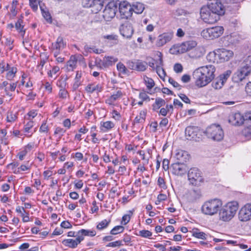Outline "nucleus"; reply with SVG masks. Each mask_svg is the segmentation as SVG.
I'll return each instance as SVG.
<instances>
[{
  "instance_id": "b1692460",
  "label": "nucleus",
  "mask_w": 251,
  "mask_h": 251,
  "mask_svg": "<svg viewBox=\"0 0 251 251\" xmlns=\"http://www.w3.org/2000/svg\"><path fill=\"white\" fill-rule=\"evenodd\" d=\"M85 91L88 93H93L96 92L97 93L102 90V86L100 84L95 83H89L85 88Z\"/></svg>"
},
{
  "instance_id": "4d7b16f0",
  "label": "nucleus",
  "mask_w": 251,
  "mask_h": 251,
  "mask_svg": "<svg viewBox=\"0 0 251 251\" xmlns=\"http://www.w3.org/2000/svg\"><path fill=\"white\" fill-rule=\"evenodd\" d=\"M95 0H82V4L83 7L89 8L93 6Z\"/></svg>"
},
{
  "instance_id": "473e14b6",
  "label": "nucleus",
  "mask_w": 251,
  "mask_h": 251,
  "mask_svg": "<svg viewBox=\"0 0 251 251\" xmlns=\"http://www.w3.org/2000/svg\"><path fill=\"white\" fill-rule=\"evenodd\" d=\"M132 12H134L136 14H141L144 9V5L140 2H136L132 5Z\"/></svg>"
},
{
  "instance_id": "a19ab883",
  "label": "nucleus",
  "mask_w": 251,
  "mask_h": 251,
  "mask_svg": "<svg viewBox=\"0 0 251 251\" xmlns=\"http://www.w3.org/2000/svg\"><path fill=\"white\" fill-rule=\"evenodd\" d=\"M192 236L203 240H206L207 238V234L203 232H201L198 229L193 230L192 231Z\"/></svg>"
},
{
  "instance_id": "2f4dec72",
  "label": "nucleus",
  "mask_w": 251,
  "mask_h": 251,
  "mask_svg": "<svg viewBox=\"0 0 251 251\" xmlns=\"http://www.w3.org/2000/svg\"><path fill=\"white\" fill-rule=\"evenodd\" d=\"M117 61V60H115V59L113 57H105L103 58V60L101 62V65L100 64V67L101 68H102L103 67L106 68L108 66L112 65L113 63Z\"/></svg>"
},
{
  "instance_id": "dca6fc26",
  "label": "nucleus",
  "mask_w": 251,
  "mask_h": 251,
  "mask_svg": "<svg viewBox=\"0 0 251 251\" xmlns=\"http://www.w3.org/2000/svg\"><path fill=\"white\" fill-rule=\"evenodd\" d=\"M120 31L123 37L129 39L132 37L134 30L131 23L126 22L121 25Z\"/></svg>"
},
{
  "instance_id": "864d4df0",
  "label": "nucleus",
  "mask_w": 251,
  "mask_h": 251,
  "mask_svg": "<svg viewBox=\"0 0 251 251\" xmlns=\"http://www.w3.org/2000/svg\"><path fill=\"white\" fill-rule=\"evenodd\" d=\"M42 15L47 23L49 24L52 23L51 16L48 11H42Z\"/></svg>"
},
{
  "instance_id": "c9c22d12",
  "label": "nucleus",
  "mask_w": 251,
  "mask_h": 251,
  "mask_svg": "<svg viewBox=\"0 0 251 251\" xmlns=\"http://www.w3.org/2000/svg\"><path fill=\"white\" fill-rule=\"evenodd\" d=\"M225 82L222 77L219 76L213 80L212 83V87L215 89H221Z\"/></svg>"
},
{
  "instance_id": "9b49d317",
  "label": "nucleus",
  "mask_w": 251,
  "mask_h": 251,
  "mask_svg": "<svg viewBox=\"0 0 251 251\" xmlns=\"http://www.w3.org/2000/svg\"><path fill=\"white\" fill-rule=\"evenodd\" d=\"M188 177L190 183L193 185H197L203 182L201 172L197 168H192L188 172Z\"/></svg>"
},
{
  "instance_id": "0eeeda50",
  "label": "nucleus",
  "mask_w": 251,
  "mask_h": 251,
  "mask_svg": "<svg viewBox=\"0 0 251 251\" xmlns=\"http://www.w3.org/2000/svg\"><path fill=\"white\" fill-rule=\"evenodd\" d=\"M222 26H213L204 29L201 32V35L205 39L212 40L219 37L224 32Z\"/></svg>"
},
{
  "instance_id": "aec40b11",
  "label": "nucleus",
  "mask_w": 251,
  "mask_h": 251,
  "mask_svg": "<svg viewBox=\"0 0 251 251\" xmlns=\"http://www.w3.org/2000/svg\"><path fill=\"white\" fill-rule=\"evenodd\" d=\"M82 241V239L79 237L78 235H76V238L75 239H64L62 241V243L66 247L72 249H75L77 247L78 245Z\"/></svg>"
},
{
  "instance_id": "338daca9",
  "label": "nucleus",
  "mask_w": 251,
  "mask_h": 251,
  "mask_svg": "<svg viewBox=\"0 0 251 251\" xmlns=\"http://www.w3.org/2000/svg\"><path fill=\"white\" fill-rule=\"evenodd\" d=\"M228 123L231 125H235V113H232L230 115L227 119Z\"/></svg>"
},
{
  "instance_id": "4c0bfd02",
  "label": "nucleus",
  "mask_w": 251,
  "mask_h": 251,
  "mask_svg": "<svg viewBox=\"0 0 251 251\" xmlns=\"http://www.w3.org/2000/svg\"><path fill=\"white\" fill-rule=\"evenodd\" d=\"M165 104V101L162 99L157 98L155 99V102L152 104V110L153 111H157L162 106L164 105Z\"/></svg>"
},
{
  "instance_id": "e2e57ef3",
  "label": "nucleus",
  "mask_w": 251,
  "mask_h": 251,
  "mask_svg": "<svg viewBox=\"0 0 251 251\" xmlns=\"http://www.w3.org/2000/svg\"><path fill=\"white\" fill-rule=\"evenodd\" d=\"M123 245L122 241L118 240L113 242H110L108 243L106 247H120Z\"/></svg>"
},
{
  "instance_id": "5701e85b",
  "label": "nucleus",
  "mask_w": 251,
  "mask_h": 251,
  "mask_svg": "<svg viewBox=\"0 0 251 251\" xmlns=\"http://www.w3.org/2000/svg\"><path fill=\"white\" fill-rule=\"evenodd\" d=\"M6 73L5 78L7 80L11 81L16 77L18 72V69L15 66H11L8 64V66L6 69Z\"/></svg>"
},
{
  "instance_id": "79ce46f5",
  "label": "nucleus",
  "mask_w": 251,
  "mask_h": 251,
  "mask_svg": "<svg viewBox=\"0 0 251 251\" xmlns=\"http://www.w3.org/2000/svg\"><path fill=\"white\" fill-rule=\"evenodd\" d=\"M144 80L148 89L150 90L154 86V82L152 78L147 76H145L144 77Z\"/></svg>"
},
{
  "instance_id": "0e129e2a",
  "label": "nucleus",
  "mask_w": 251,
  "mask_h": 251,
  "mask_svg": "<svg viewBox=\"0 0 251 251\" xmlns=\"http://www.w3.org/2000/svg\"><path fill=\"white\" fill-rule=\"evenodd\" d=\"M139 97L140 99H141L143 101H148L150 100V97L145 92H142L140 93L139 95Z\"/></svg>"
},
{
  "instance_id": "052dcab7",
  "label": "nucleus",
  "mask_w": 251,
  "mask_h": 251,
  "mask_svg": "<svg viewBox=\"0 0 251 251\" xmlns=\"http://www.w3.org/2000/svg\"><path fill=\"white\" fill-rule=\"evenodd\" d=\"M49 131V127L46 121L43 122L40 127L39 131L41 133H47Z\"/></svg>"
},
{
  "instance_id": "f704fd0d",
  "label": "nucleus",
  "mask_w": 251,
  "mask_h": 251,
  "mask_svg": "<svg viewBox=\"0 0 251 251\" xmlns=\"http://www.w3.org/2000/svg\"><path fill=\"white\" fill-rule=\"evenodd\" d=\"M77 59L75 56L72 55L67 63V68L69 71H73L75 68Z\"/></svg>"
},
{
  "instance_id": "774afa93",
  "label": "nucleus",
  "mask_w": 251,
  "mask_h": 251,
  "mask_svg": "<svg viewBox=\"0 0 251 251\" xmlns=\"http://www.w3.org/2000/svg\"><path fill=\"white\" fill-rule=\"evenodd\" d=\"M59 67L58 66H54L52 69V70H50L48 72V75L49 77H52V74H55L57 72L59 71Z\"/></svg>"
},
{
  "instance_id": "4468645a",
  "label": "nucleus",
  "mask_w": 251,
  "mask_h": 251,
  "mask_svg": "<svg viewBox=\"0 0 251 251\" xmlns=\"http://www.w3.org/2000/svg\"><path fill=\"white\" fill-rule=\"evenodd\" d=\"M238 218L242 222L251 219V203H247L242 207L238 213Z\"/></svg>"
},
{
  "instance_id": "6ab92c4d",
  "label": "nucleus",
  "mask_w": 251,
  "mask_h": 251,
  "mask_svg": "<svg viewBox=\"0 0 251 251\" xmlns=\"http://www.w3.org/2000/svg\"><path fill=\"white\" fill-rule=\"evenodd\" d=\"M244 122L247 124L251 123V111L246 113L244 115L236 113V125H241Z\"/></svg>"
},
{
  "instance_id": "39448f33",
  "label": "nucleus",
  "mask_w": 251,
  "mask_h": 251,
  "mask_svg": "<svg viewBox=\"0 0 251 251\" xmlns=\"http://www.w3.org/2000/svg\"><path fill=\"white\" fill-rule=\"evenodd\" d=\"M203 132L208 138L217 141H221L224 136L223 130L219 124H211L203 131Z\"/></svg>"
},
{
  "instance_id": "5fc2aeb1",
  "label": "nucleus",
  "mask_w": 251,
  "mask_h": 251,
  "mask_svg": "<svg viewBox=\"0 0 251 251\" xmlns=\"http://www.w3.org/2000/svg\"><path fill=\"white\" fill-rule=\"evenodd\" d=\"M17 117L15 114L12 112H8L7 115V121L8 122H14L16 121Z\"/></svg>"
},
{
  "instance_id": "a18cd8bd",
  "label": "nucleus",
  "mask_w": 251,
  "mask_h": 251,
  "mask_svg": "<svg viewBox=\"0 0 251 251\" xmlns=\"http://www.w3.org/2000/svg\"><path fill=\"white\" fill-rule=\"evenodd\" d=\"M125 228L122 226H115L110 231V233L113 235H116L123 232Z\"/></svg>"
},
{
  "instance_id": "8fccbe9b",
  "label": "nucleus",
  "mask_w": 251,
  "mask_h": 251,
  "mask_svg": "<svg viewBox=\"0 0 251 251\" xmlns=\"http://www.w3.org/2000/svg\"><path fill=\"white\" fill-rule=\"evenodd\" d=\"M137 235L144 238H150L152 235V233L149 230H142L139 231Z\"/></svg>"
},
{
  "instance_id": "6e6552de",
  "label": "nucleus",
  "mask_w": 251,
  "mask_h": 251,
  "mask_svg": "<svg viewBox=\"0 0 251 251\" xmlns=\"http://www.w3.org/2000/svg\"><path fill=\"white\" fill-rule=\"evenodd\" d=\"M185 133L187 140L199 141L204 132L198 126H188L185 129Z\"/></svg>"
},
{
  "instance_id": "603ef678",
  "label": "nucleus",
  "mask_w": 251,
  "mask_h": 251,
  "mask_svg": "<svg viewBox=\"0 0 251 251\" xmlns=\"http://www.w3.org/2000/svg\"><path fill=\"white\" fill-rule=\"evenodd\" d=\"M162 54L161 52H159L158 57L159 59L158 60H155V68L161 67L163 65V59H162Z\"/></svg>"
},
{
  "instance_id": "49530a36",
  "label": "nucleus",
  "mask_w": 251,
  "mask_h": 251,
  "mask_svg": "<svg viewBox=\"0 0 251 251\" xmlns=\"http://www.w3.org/2000/svg\"><path fill=\"white\" fill-rule=\"evenodd\" d=\"M110 222V220L107 221L106 219L103 220L98 224L97 228L99 230H102L106 228L108 226Z\"/></svg>"
},
{
  "instance_id": "ddd939ff",
  "label": "nucleus",
  "mask_w": 251,
  "mask_h": 251,
  "mask_svg": "<svg viewBox=\"0 0 251 251\" xmlns=\"http://www.w3.org/2000/svg\"><path fill=\"white\" fill-rule=\"evenodd\" d=\"M119 12L122 18L128 19L132 14V6L126 1H123L119 4Z\"/></svg>"
},
{
  "instance_id": "f257e3e1",
  "label": "nucleus",
  "mask_w": 251,
  "mask_h": 251,
  "mask_svg": "<svg viewBox=\"0 0 251 251\" xmlns=\"http://www.w3.org/2000/svg\"><path fill=\"white\" fill-rule=\"evenodd\" d=\"M215 71V67L211 65L202 66L196 69L193 74L196 85L200 87L206 85L214 78Z\"/></svg>"
},
{
  "instance_id": "9d476101",
  "label": "nucleus",
  "mask_w": 251,
  "mask_h": 251,
  "mask_svg": "<svg viewBox=\"0 0 251 251\" xmlns=\"http://www.w3.org/2000/svg\"><path fill=\"white\" fill-rule=\"evenodd\" d=\"M207 8L219 17L225 13V7L220 0H209Z\"/></svg>"
},
{
  "instance_id": "de8ad7c7",
  "label": "nucleus",
  "mask_w": 251,
  "mask_h": 251,
  "mask_svg": "<svg viewBox=\"0 0 251 251\" xmlns=\"http://www.w3.org/2000/svg\"><path fill=\"white\" fill-rule=\"evenodd\" d=\"M241 134L248 139L251 138V126L245 128L242 130Z\"/></svg>"
},
{
  "instance_id": "f3484780",
  "label": "nucleus",
  "mask_w": 251,
  "mask_h": 251,
  "mask_svg": "<svg viewBox=\"0 0 251 251\" xmlns=\"http://www.w3.org/2000/svg\"><path fill=\"white\" fill-rule=\"evenodd\" d=\"M197 43L195 41H187L181 43L177 47V52L179 53H183L190 52L192 49L196 47Z\"/></svg>"
},
{
  "instance_id": "cd10ccee",
  "label": "nucleus",
  "mask_w": 251,
  "mask_h": 251,
  "mask_svg": "<svg viewBox=\"0 0 251 251\" xmlns=\"http://www.w3.org/2000/svg\"><path fill=\"white\" fill-rule=\"evenodd\" d=\"M17 81L16 82L10 83L9 85L3 89L6 96L10 97L11 100L12 99V94L11 92L15 91L17 86Z\"/></svg>"
},
{
  "instance_id": "bb28decb",
  "label": "nucleus",
  "mask_w": 251,
  "mask_h": 251,
  "mask_svg": "<svg viewBox=\"0 0 251 251\" xmlns=\"http://www.w3.org/2000/svg\"><path fill=\"white\" fill-rule=\"evenodd\" d=\"M96 234V231L95 230L82 229L76 232V235H78L79 237H81L82 239V241L84 240V237L85 236L93 237Z\"/></svg>"
},
{
  "instance_id": "72a5a7b5",
  "label": "nucleus",
  "mask_w": 251,
  "mask_h": 251,
  "mask_svg": "<svg viewBox=\"0 0 251 251\" xmlns=\"http://www.w3.org/2000/svg\"><path fill=\"white\" fill-rule=\"evenodd\" d=\"M103 0H95L94 2L93 6L91 7L92 11L94 13H97L102 8Z\"/></svg>"
},
{
  "instance_id": "09e8293b",
  "label": "nucleus",
  "mask_w": 251,
  "mask_h": 251,
  "mask_svg": "<svg viewBox=\"0 0 251 251\" xmlns=\"http://www.w3.org/2000/svg\"><path fill=\"white\" fill-rule=\"evenodd\" d=\"M132 215V212L131 211H128V214L124 215L122 217L121 224L124 225H126L129 222Z\"/></svg>"
},
{
  "instance_id": "6e6d98bb",
  "label": "nucleus",
  "mask_w": 251,
  "mask_h": 251,
  "mask_svg": "<svg viewBox=\"0 0 251 251\" xmlns=\"http://www.w3.org/2000/svg\"><path fill=\"white\" fill-rule=\"evenodd\" d=\"M155 70L157 74L161 78H163L165 76L166 73L162 67L155 68Z\"/></svg>"
},
{
  "instance_id": "423d86ee",
  "label": "nucleus",
  "mask_w": 251,
  "mask_h": 251,
  "mask_svg": "<svg viewBox=\"0 0 251 251\" xmlns=\"http://www.w3.org/2000/svg\"><path fill=\"white\" fill-rule=\"evenodd\" d=\"M235 214V202L234 201L229 202L221 207L219 211V219L227 222L230 221Z\"/></svg>"
},
{
  "instance_id": "680f3d73",
  "label": "nucleus",
  "mask_w": 251,
  "mask_h": 251,
  "mask_svg": "<svg viewBox=\"0 0 251 251\" xmlns=\"http://www.w3.org/2000/svg\"><path fill=\"white\" fill-rule=\"evenodd\" d=\"M68 93L65 89H60L58 93V96L60 98L65 99L67 98Z\"/></svg>"
},
{
  "instance_id": "ea45409f",
  "label": "nucleus",
  "mask_w": 251,
  "mask_h": 251,
  "mask_svg": "<svg viewBox=\"0 0 251 251\" xmlns=\"http://www.w3.org/2000/svg\"><path fill=\"white\" fill-rule=\"evenodd\" d=\"M136 71L143 72L146 70L147 63L140 60L136 61Z\"/></svg>"
},
{
  "instance_id": "393cba45",
  "label": "nucleus",
  "mask_w": 251,
  "mask_h": 251,
  "mask_svg": "<svg viewBox=\"0 0 251 251\" xmlns=\"http://www.w3.org/2000/svg\"><path fill=\"white\" fill-rule=\"evenodd\" d=\"M123 96V93L121 90H118L116 93L113 94L105 100L106 103L109 105H114V102L121 99Z\"/></svg>"
},
{
  "instance_id": "37998d69",
  "label": "nucleus",
  "mask_w": 251,
  "mask_h": 251,
  "mask_svg": "<svg viewBox=\"0 0 251 251\" xmlns=\"http://www.w3.org/2000/svg\"><path fill=\"white\" fill-rule=\"evenodd\" d=\"M117 69L120 73L123 75L126 74L128 72L126 66L121 62H119L117 64Z\"/></svg>"
},
{
  "instance_id": "4be33fe9",
  "label": "nucleus",
  "mask_w": 251,
  "mask_h": 251,
  "mask_svg": "<svg viewBox=\"0 0 251 251\" xmlns=\"http://www.w3.org/2000/svg\"><path fill=\"white\" fill-rule=\"evenodd\" d=\"M175 157L177 160L176 162L185 163L189 160L190 155L188 152L183 150H177L175 154Z\"/></svg>"
},
{
  "instance_id": "2eb2a0df",
  "label": "nucleus",
  "mask_w": 251,
  "mask_h": 251,
  "mask_svg": "<svg viewBox=\"0 0 251 251\" xmlns=\"http://www.w3.org/2000/svg\"><path fill=\"white\" fill-rule=\"evenodd\" d=\"M172 173L177 176H182L186 174L188 167L185 163L176 162L171 165Z\"/></svg>"
},
{
  "instance_id": "a211bd4d",
  "label": "nucleus",
  "mask_w": 251,
  "mask_h": 251,
  "mask_svg": "<svg viewBox=\"0 0 251 251\" xmlns=\"http://www.w3.org/2000/svg\"><path fill=\"white\" fill-rule=\"evenodd\" d=\"M66 46V44L64 43L63 37L59 36L55 42L52 44V49L53 50V54L54 57L58 56L61 50H62Z\"/></svg>"
},
{
  "instance_id": "7c9ffc66",
  "label": "nucleus",
  "mask_w": 251,
  "mask_h": 251,
  "mask_svg": "<svg viewBox=\"0 0 251 251\" xmlns=\"http://www.w3.org/2000/svg\"><path fill=\"white\" fill-rule=\"evenodd\" d=\"M114 124L111 121H106L100 123V130L105 132L114 127Z\"/></svg>"
},
{
  "instance_id": "a878e982",
  "label": "nucleus",
  "mask_w": 251,
  "mask_h": 251,
  "mask_svg": "<svg viewBox=\"0 0 251 251\" xmlns=\"http://www.w3.org/2000/svg\"><path fill=\"white\" fill-rule=\"evenodd\" d=\"M202 49L200 47H196L189 52V56L192 58L197 59L203 55Z\"/></svg>"
},
{
  "instance_id": "412c9836",
  "label": "nucleus",
  "mask_w": 251,
  "mask_h": 251,
  "mask_svg": "<svg viewBox=\"0 0 251 251\" xmlns=\"http://www.w3.org/2000/svg\"><path fill=\"white\" fill-rule=\"evenodd\" d=\"M172 34L169 33H164L158 36L156 45L158 47H162L171 41Z\"/></svg>"
},
{
  "instance_id": "1a4fd4ad",
  "label": "nucleus",
  "mask_w": 251,
  "mask_h": 251,
  "mask_svg": "<svg viewBox=\"0 0 251 251\" xmlns=\"http://www.w3.org/2000/svg\"><path fill=\"white\" fill-rule=\"evenodd\" d=\"M118 9V5L114 1L109 2L103 11L102 17L106 21H109L115 17Z\"/></svg>"
},
{
  "instance_id": "f8f14e48",
  "label": "nucleus",
  "mask_w": 251,
  "mask_h": 251,
  "mask_svg": "<svg viewBox=\"0 0 251 251\" xmlns=\"http://www.w3.org/2000/svg\"><path fill=\"white\" fill-rule=\"evenodd\" d=\"M200 14L201 18L208 24H213L219 20V17L209 10L208 8H202Z\"/></svg>"
},
{
  "instance_id": "c756f323",
  "label": "nucleus",
  "mask_w": 251,
  "mask_h": 251,
  "mask_svg": "<svg viewBox=\"0 0 251 251\" xmlns=\"http://www.w3.org/2000/svg\"><path fill=\"white\" fill-rule=\"evenodd\" d=\"M23 23L24 22L22 19H18L15 23V25L16 30L23 37H24L25 33V29H24V25H23Z\"/></svg>"
},
{
  "instance_id": "20e7f679",
  "label": "nucleus",
  "mask_w": 251,
  "mask_h": 251,
  "mask_svg": "<svg viewBox=\"0 0 251 251\" xmlns=\"http://www.w3.org/2000/svg\"><path fill=\"white\" fill-rule=\"evenodd\" d=\"M251 72V55L249 56L242 63L241 68L236 76V83L241 82L243 85L247 81L246 77Z\"/></svg>"
},
{
  "instance_id": "58836bf2",
  "label": "nucleus",
  "mask_w": 251,
  "mask_h": 251,
  "mask_svg": "<svg viewBox=\"0 0 251 251\" xmlns=\"http://www.w3.org/2000/svg\"><path fill=\"white\" fill-rule=\"evenodd\" d=\"M147 112V109H144L141 110L139 114L135 117L134 120L135 122L137 123L144 122L146 119Z\"/></svg>"
},
{
  "instance_id": "bf43d9fd",
  "label": "nucleus",
  "mask_w": 251,
  "mask_h": 251,
  "mask_svg": "<svg viewBox=\"0 0 251 251\" xmlns=\"http://www.w3.org/2000/svg\"><path fill=\"white\" fill-rule=\"evenodd\" d=\"M14 40L11 38H7L6 39V42L5 43V45L8 47V49L9 50H11L13 49Z\"/></svg>"
},
{
  "instance_id": "3c124183",
  "label": "nucleus",
  "mask_w": 251,
  "mask_h": 251,
  "mask_svg": "<svg viewBox=\"0 0 251 251\" xmlns=\"http://www.w3.org/2000/svg\"><path fill=\"white\" fill-rule=\"evenodd\" d=\"M137 153L139 154L141 156L142 159L143 161V164H144V165H148L149 164V157H147L146 156L144 151H139L137 152Z\"/></svg>"
},
{
  "instance_id": "69168bd1",
  "label": "nucleus",
  "mask_w": 251,
  "mask_h": 251,
  "mask_svg": "<svg viewBox=\"0 0 251 251\" xmlns=\"http://www.w3.org/2000/svg\"><path fill=\"white\" fill-rule=\"evenodd\" d=\"M168 81L175 88H177L178 90L181 89V86L177 82H176L173 78L170 77L169 78Z\"/></svg>"
},
{
  "instance_id": "f03ea898",
  "label": "nucleus",
  "mask_w": 251,
  "mask_h": 251,
  "mask_svg": "<svg viewBox=\"0 0 251 251\" xmlns=\"http://www.w3.org/2000/svg\"><path fill=\"white\" fill-rule=\"evenodd\" d=\"M223 205L221 200L213 199L204 202L201 206V211L205 215L212 216L220 211Z\"/></svg>"
},
{
  "instance_id": "7ed1b4c3",
  "label": "nucleus",
  "mask_w": 251,
  "mask_h": 251,
  "mask_svg": "<svg viewBox=\"0 0 251 251\" xmlns=\"http://www.w3.org/2000/svg\"><path fill=\"white\" fill-rule=\"evenodd\" d=\"M233 55L232 51L222 49L216 52H210L207 56V59L210 62L219 63L229 60Z\"/></svg>"
},
{
  "instance_id": "e433bc0d",
  "label": "nucleus",
  "mask_w": 251,
  "mask_h": 251,
  "mask_svg": "<svg viewBox=\"0 0 251 251\" xmlns=\"http://www.w3.org/2000/svg\"><path fill=\"white\" fill-rule=\"evenodd\" d=\"M84 49L86 53L94 52L96 54H100L103 52L102 49H98L95 46L90 47L87 45L84 46Z\"/></svg>"
},
{
  "instance_id": "c03bdc74",
  "label": "nucleus",
  "mask_w": 251,
  "mask_h": 251,
  "mask_svg": "<svg viewBox=\"0 0 251 251\" xmlns=\"http://www.w3.org/2000/svg\"><path fill=\"white\" fill-rule=\"evenodd\" d=\"M103 38L111 41L113 44H117L118 43V36L114 34L104 35Z\"/></svg>"
},
{
  "instance_id": "c85d7f7f",
  "label": "nucleus",
  "mask_w": 251,
  "mask_h": 251,
  "mask_svg": "<svg viewBox=\"0 0 251 251\" xmlns=\"http://www.w3.org/2000/svg\"><path fill=\"white\" fill-rule=\"evenodd\" d=\"M18 0H13L10 10L9 12V15L10 19H13L17 15L18 12Z\"/></svg>"
},
{
  "instance_id": "13d9d810",
  "label": "nucleus",
  "mask_w": 251,
  "mask_h": 251,
  "mask_svg": "<svg viewBox=\"0 0 251 251\" xmlns=\"http://www.w3.org/2000/svg\"><path fill=\"white\" fill-rule=\"evenodd\" d=\"M8 66V63H6L4 60H2L0 62V74H3L6 71Z\"/></svg>"
}]
</instances>
